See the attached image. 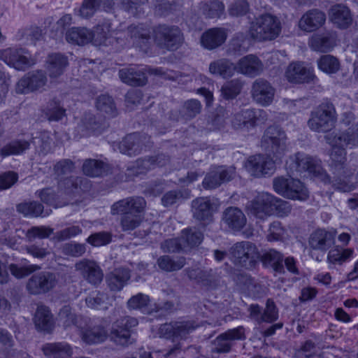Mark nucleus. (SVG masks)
Wrapping results in <instances>:
<instances>
[{
    "label": "nucleus",
    "instance_id": "nucleus-50",
    "mask_svg": "<svg viewBox=\"0 0 358 358\" xmlns=\"http://www.w3.org/2000/svg\"><path fill=\"white\" fill-rule=\"evenodd\" d=\"M334 41V36L330 33L314 36L311 38V47L317 51L326 52L329 50Z\"/></svg>",
    "mask_w": 358,
    "mask_h": 358
},
{
    "label": "nucleus",
    "instance_id": "nucleus-57",
    "mask_svg": "<svg viewBox=\"0 0 358 358\" xmlns=\"http://www.w3.org/2000/svg\"><path fill=\"white\" fill-rule=\"evenodd\" d=\"M112 340L117 345L125 346L133 343L129 331L116 327L111 332Z\"/></svg>",
    "mask_w": 358,
    "mask_h": 358
},
{
    "label": "nucleus",
    "instance_id": "nucleus-36",
    "mask_svg": "<svg viewBox=\"0 0 358 358\" xmlns=\"http://www.w3.org/2000/svg\"><path fill=\"white\" fill-rule=\"evenodd\" d=\"M47 69L51 78H57L62 75L69 62L66 56L60 53H54L48 56Z\"/></svg>",
    "mask_w": 358,
    "mask_h": 358
},
{
    "label": "nucleus",
    "instance_id": "nucleus-51",
    "mask_svg": "<svg viewBox=\"0 0 358 358\" xmlns=\"http://www.w3.org/2000/svg\"><path fill=\"white\" fill-rule=\"evenodd\" d=\"M181 240L185 248L199 245L203 241V234L196 228L185 229L182 231Z\"/></svg>",
    "mask_w": 358,
    "mask_h": 358
},
{
    "label": "nucleus",
    "instance_id": "nucleus-34",
    "mask_svg": "<svg viewBox=\"0 0 358 358\" xmlns=\"http://www.w3.org/2000/svg\"><path fill=\"white\" fill-rule=\"evenodd\" d=\"M224 222L231 229L240 230L246 223L244 213L238 208H227L223 215Z\"/></svg>",
    "mask_w": 358,
    "mask_h": 358
},
{
    "label": "nucleus",
    "instance_id": "nucleus-8",
    "mask_svg": "<svg viewBox=\"0 0 358 358\" xmlns=\"http://www.w3.org/2000/svg\"><path fill=\"white\" fill-rule=\"evenodd\" d=\"M0 59L17 70L24 71L36 63L26 49L7 48L0 51Z\"/></svg>",
    "mask_w": 358,
    "mask_h": 358
},
{
    "label": "nucleus",
    "instance_id": "nucleus-5",
    "mask_svg": "<svg viewBox=\"0 0 358 358\" xmlns=\"http://www.w3.org/2000/svg\"><path fill=\"white\" fill-rule=\"evenodd\" d=\"M153 38L159 47L172 51L178 49L184 42L181 29L178 26L166 24L153 28Z\"/></svg>",
    "mask_w": 358,
    "mask_h": 358
},
{
    "label": "nucleus",
    "instance_id": "nucleus-37",
    "mask_svg": "<svg viewBox=\"0 0 358 358\" xmlns=\"http://www.w3.org/2000/svg\"><path fill=\"white\" fill-rule=\"evenodd\" d=\"M110 36L111 23L106 20L94 27L93 31H90V42L94 45H106Z\"/></svg>",
    "mask_w": 358,
    "mask_h": 358
},
{
    "label": "nucleus",
    "instance_id": "nucleus-58",
    "mask_svg": "<svg viewBox=\"0 0 358 358\" xmlns=\"http://www.w3.org/2000/svg\"><path fill=\"white\" fill-rule=\"evenodd\" d=\"M102 0H84L78 12L83 18H90L94 15L100 6Z\"/></svg>",
    "mask_w": 358,
    "mask_h": 358
},
{
    "label": "nucleus",
    "instance_id": "nucleus-59",
    "mask_svg": "<svg viewBox=\"0 0 358 358\" xmlns=\"http://www.w3.org/2000/svg\"><path fill=\"white\" fill-rule=\"evenodd\" d=\"M185 271L187 272L189 279L194 280L198 282H202L207 285L211 280V270L208 271L200 268H196L191 269L188 268L186 269Z\"/></svg>",
    "mask_w": 358,
    "mask_h": 358
},
{
    "label": "nucleus",
    "instance_id": "nucleus-16",
    "mask_svg": "<svg viewBox=\"0 0 358 358\" xmlns=\"http://www.w3.org/2000/svg\"><path fill=\"white\" fill-rule=\"evenodd\" d=\"M275 196L267 192H260L251 201L248 208L252 215L257 218L264 220L273 211Z\"/></svg>",
    "mask_w": 358,
    "mask_h": 358
},
{
    "label": "nucleus",
    "instance_id": "nucleus-13",
    "mask_svg": "<svg viewBox=\"0 0 358 358\" xmlns=\"http://www.w3.org/2000/svg\"><path fill=\"white\" fill-rule=\"evenodd\" d=\"M197 325L192 320H179L162 324L159 334L166 338L183 339L196 329Z\"/></svg>",
    "mask_w": 358,
    "mask_h": 358
},
{
    "label": "nucleus",
    "instance_id": "nucleus-48",
    "mask_svg": "<svg viewBox=\"0 0 358 358\" xmlns=\"http://www.w3.org/2000/svg\"><path fill=\"white\" fill-rule=\"evenodd\" d=\"M244 82L241 78H234L226 82L221 87V94L225 99H234L241 92Z\"/></svg>",
    "mask_w": 358,
    "mask_h": 358
},
{
    "label": "nucleus",
    "instance_id": "nucleus-4",
    "mask_svg": "<svg viewBox=\"0 0 358 358\" xmlns=\"http://www.w3.org/2000/svg\"><path fill=\"white\" fill-rule=\"evenodd\" d=\"M273 187L277 194L289 199L306 201L309 197V192L303 183L290 176L273 178Z\"/></svg>",
    "mask_w": 358,
    "mask_h": 358
},
{
    "label": "nucleus",
    "instance_id": "nucleus-2",
    "mask_svg": "<svg viewBox=\"0 0 358 358\" xmlns=\"http://www.w3.org/2000/svg\"><path fill=\"white\" fill-rule=\"evenodd\" d=\"M281 32L280 20L271 14H263L256 17L250 24L249 34L259 41H271Z\"/></svg>",
    "mask_w": 358,
    "mask_h": 358
},
{
    "label": "nucleus",
    "instance_id": "nucleus-26",
    "mask_svg": "<svg viewBox=\"0 0 358 358\" xmlns=\"http://www.w3.org/2000/svg\"><path fill=\"white\" fill-rule=\"evenodd\" d=\"M118 75L124 83L131 86H143L147 83L144 71L136 66L123 68L119 71Z\"/></svg>",
    "mask_w": 358,
    "mask_h": 358
},
{
    "label": "nucleus",
    "instance_id": "nucleus-20",
    "mask_svg": "<svg viewBox=\"0 0 358 358\" xmlns=\"http://www.w3.org/2000/svg\"><path fill=\"white\" fill-rule=\"evenodd\" d=\"M46 83L47 77L43 71L29 73L17 82L16 92L19 94H26L38 90L45 86Z\"/></svg>",
    "mask_w": 358,
    "mask_h": 358
},
{
    "label": "nucleus",
    "instance_id": "nucleus-46",
    "mask_svg": "<svg viewBox=\"0 0 358 358\" xmlns=\"http://www.w3.org/2000/svg\"><path fill=\"white\" fill-rule=\"evenodd\" d=\"M96 109L103 115L113 117L117 115V108L113 99L108 94H101L96 101Z\"/></svg>",
    "mask_w": 358,
    "mask_h": 358
},
{
    "label": "nucleus",
    "instance_id": "nucleus-28",
    "mask_svg": "<svg viewBox=\"0 0 358 358\" xmlns=\"http://www.w3.org/2000/svg\"><path fill=\"white\" fill-rule=\"evenodd\" d=\"M334 234L324 229H317L313 231L308 240L309 246L313 250L326 251L334 243Z\"/></svg>",
    "mask_w": 358,
    "mask_h": 358
},
{
    "label": "nucleus",
    "instance_id": "nucleus-12",
    "mask_svg": "<svg viewBox=\"0 0 358 358\" xmlns=\"http://www.w3.org/2000/svg\"><path fill=\"white\" fill-rule=\"evenodd\" d=\"M245 339V334L243 327L239 326L236 328L229 329L220 334L213 341V352L219 354L228 353L231 351L234 341Z\"/></svg>",
    "mask_w": 358,
    "mask_h": 358
},
{
    "label": "nucleus",
    "instance_id": "nucleus-14",
    "mask_svg": "<svg viewBox=\"0 0 358 358\" xmlns=\"http://www.w3.org/2000/svg\"><path fill=\"white\" fill-rule=\"evenodd\" d=\"M150 136L145 134L136 133L129 134L120 143V151L129 156H136L150 147Z\"/></svg>",
    "mask_w": 358,
    "mask_h": 358
},
{
    "label": "nucleus",
    "instance_id": "nucleus-43",
    "mask_svg": "<svg viewBox=\"0 0 358 358\" xmlns=\"http://www.w3.org/2000/svg\"><path fill=\"white\" fill-rule=\"evenodd\" d=\"M16 208L17 212L25 217H45L50 214L48 211H44L43 206L41 203L34 201L21 203Z\"/></svg>",
    "mask_w": 358,
    "mask_h": 358
},
{
    "label": "nucleus",
    "instance_id": "nucleus-17",
    "mask_svg": "<svg viewBox=\"0 0 358 358\" xmlns=\"http://www.w3.org/2000/svg\"><path fill=\"white\" fill-rule=\"evenodd\" d=\"M236 174L234 166H215L207 173L203 180V187L205 189H215L223 182L232 180Z\"/></svg>",
    "mask_w": 358,
    "mask_h": 358
},
{
    "label": "nucleus",
    "instance_id": "nucleus-44",
    "mask_svg": "<svg viewBox=\"0 0 358 358\" xmlns=\"http://www.w3.org/2000/svg\"><path fill=\"white\" fill-rule=\"evenodd\" d=\"M90 30L84 27H73L66 33L69 43L83 45L90 42Z\"/></svg>",
    "mask_w": 358,
    "mask_h": 358
},
{
    "label": "nucleus",
    "instance_id": "nucleus-24",
    "mask_svg": "<svg viewBox=\"0 0 358 358\" xmlns=\"http://www.w3.org/2000/svg\"><path fill=\"white\" fill-rule=\"evenodd\" d=\"M227 32L224 28L215 27L204 31L201 37V45L207 50H214L221 46L227 40Z\"/></svg>",
    "mask_w": 358,
    "mask_h": 358
},
{
    "label": "nucleus",
    "instance_id": "nucleus-35",
    "mask_svg": "<svg viewBox=\"0 0 358 358\" xmlns=\"http://www.w3.org/2000/svg\"><path fill=\"white\" fill-rule=\"evenodd\" d=\"M130 279L128 268H117L110 272L106 278L109 288L113 291H120Z\"/></svg>",
    "mask_w": 358,
    "mask_h": 358
},
{
    "label": "nucleus",
    "instance_id": "nucleus-27",
    "mask_svg": "<svg viewBox=\"0 0 358 358\" xmlns=\"http://www.w3.org/2000/svg\"><path fill=\"white\" fill-rule=\"evenodd\" d=\"M128 34L134 45L145 50L150 42V31L144 24H132L128 27Z\"/></svg>",
    "mask_w": 358,
    "mask_h": 358
},
{
    "label": "nucleus",
    "instance_id": "nucleus-6",
    "mask_svg": "<svg viewBox=\"0 0 358 358\" xmlns=\"http://www.w3.org/2000/svg\"><path fill=\"white\" fill-rule=\"evenodd\" d=\"M261 146L265 151L280 159L287 150L285 131L276 126L268 127L262 138Z\"/></svg>",
    "mask_w": 358,
    "mask_h": 358
},
{
    "label": "nucleus",
    "instance_id": "nucleus-62",
    "mask_svg": "<svg viewBox=\"0 0 358 358\" xmlns=\"http://www.w3.org/2000/svg\"><path fill=\"white\" fill-rule=\"evenodd\" d=\"M53 233V229L44 227H32L26 233V238L29 241H32L35 238H45L49 237L50 234Z\"/></svg>",
    "mask_w": 358,
    "mask_h": 358
},
{
    "label": "nucleus",
    "instance_id": "nucleus-19",
    "mask_svg": "<svg viewBox=\"0 0 358 358\" xmlns=\"http://www.w3.org/2000/svg\"><path fill=\"white\" fill-rule=\"evenodd\" d=\"M275 89L264 78L256 79L252 85L251 96L253 100L262 106L271 105L275 96Z\"/></svg>",
    "mask_w": 358,
    "mask_h": 358
},
{
    "label": "nucleus",
    "instance_id": "nucleus-49",
    "mask_svg": "<svg viewBox=\"0 0 358 358\" xmlns=\"http://www.w3.org/2000/svg\"><path fill=\"white\" fill-rule=\"evenodd\" d=\"M85 303L88 308L97 310H106L111 306L108 295L100 292L92 293L87 296Z\"/></svg>",
    "mask_w": 358,
    "mask_h": 358
},
{
    "label": "nucleus",
    "instance_id": "nucleus-39",
    "mask_svg": "<svg viewBox=\"0 0 358 358\" xmlns=\"http://www.w3.org/2000/svg\"><path fill=\"white\" fill-rule=\"evenodd\" d=\"M30 144V141L24 139L13 140L0 149V156L5 158L10 155H22L29 149Z\"/></svg>",
    "mask_w": 358,
    "mask_h": 358
},
{
    "label": "nucleus",
    "instance_id": "nucleus-54",
    "mask_svg": "<svg viewBox=\"0 0 358 358\" xmlns=\"http://www.w3.org/2000/svg\"><path fill=\"white\" fill-rule=\"evenodd\" d=\"M77 319V315L72 311L69 306H64L58 315L59 322L65 329L72 325H76Z\"/></svg>",
    "mask_w": 358,
    "mask_h": 358
},
{
    "label": "nucleus",
    "instance_id": "nucleus-53",
    "mask_svg": "<svg viewBox=\"0 0 358 358\" xmlns=\"http://www.w3.org/2000/svg\"><path fill=\"white\" fill-rule=\"evenodd\" d=\"M320 69L327 73H335L340 68V63L335 57L326 55L322 56L317 61Z\"/></svg>",
    "mask_w": 358,
    "mask_h": 358
},
{
    "label": "nucleus",
    "instance_id": "nucleus-45",
    "mask_svg": "<svg viewBox=\"0 0 358 358\" xmlns=\"http://www.w3.org/2000/svg\"><path fill=\"white\" fill-rule=\"evenodd\" d=\"M43 113L49 121H59L66 116V109L59 100L51 99L43 109Z\"/></svg>",
    "mask_w": 358,
    "mask_h": 358
},
{
    "label": "nucleus",
    "instance_id": "nucleus-33",
    "mask_svg": "<svg viewBox=\"0 0 358 358\" xmlns=\"http://www.w3.org/2000/svg\"><path fill=\"white\" fill-rule=\"evenodd\" d=\"M42 350L48 358H69L73 354L71 345L66 342L46 343Z\"/></svg>",
    "mask_w": 358,
    "mask_h": 358
},
{
    "label": "nucleus",
    "instance_id": "nucleus-21",
    "mask_svg": "<svg viewBox=\"0 0 358 358\" xmlns=\"http://www.w3.org/2000/svg\"><path fill=\"white\" fill-rule=\"evenodd\" d=\"M79 336L83 342L87 345H96L104 342L108 333L101 324H87L79 329Z\"/></svg>",
    "mask_w": 358,
    "mask_h": 358
},
{
    "label": "nucleus",
    "instance_id": "nucleus-38",
    "mask_svg": "<svg viewBox=\"0 0 358 358\" xmlns=\"http://www.w3.org/2000/svg\"><path fill=\"white\" fill-rule=\"evenodd\" d=\"M253 117V109H242L234 115L231 120L232 127L237 130L248 131L254 127Z\"/></svg>",
    "mask_w": 358,
    "mask_h": 358
},
{
    "label": "nucleus",
    "instance_id": "nucleus-60",
    "mask_svg": "<svg viewBox=\"0 0 358 358\" xmlns=\"http://www.w3.org/2000/svg\"><path fill=\"white\" fill-rule=\"evenodd\" d=\"M155 168V159L151 157L138 159L135 162V164L129 170L133 171L135 175L143 174Z\"/></svg>",
    "mask_w": 358,
    "mask_h": 358
},
{
    "label": "nucleus",
    "instance_id": "nucleus-52",
    "mask_svg": "<svg viewBox=\"0 0 358 358\" xmlns=\"http://www.w3.org/2000/svg\"><path fill=\"white\" fill-rule=\"evenodd\" d=\"M52 139L48 132H41L39 136L33 138L32 143L35 145L36 151L42 155H45L51 150Z\"/></svg>",
    "mask_w": 358,
    "mask_h": 358
},
{
    "label": "nucleus",
    "instance_id": "nucleus-30",
    "mask_svg": "<svg viewBox=\"0 0 358 358\" xmlns=\"http://www.w3.org/2000/svg\"><path fill=\"white\" fill-rule=\"evenodd\" d=\"M192 211L195 219L209 221L213 215V204L208 197H198L192 201Z\"/></svg>",
    "mask_w": 358,
    "mask_h": 358
},
{
    "label": "nucleus",
    "instance_id": "nucleus-15",
    "mask_svg": "<svg viewBox=\"0 0 358 358\" xmlns=\"http://www.w3.org/2000/svg\"><path fill=\"white\" fill-rule=\"evenodd\" d=\"M146 201L141 196H130L115 202L111 206V214L115 215H143Z\"/></svg>",
    "mask_w": 358,
    "mask_h": 358
},
{
    "label": "nucleus",
    "instance_id": "nucleus-40",
    "mask_svg": "<svg viewBox=\"0 0 358 358\" xmlns=\"http://www.w3.org/2000/svg\"><path fill=\"white\" fill-rule=\"evenodd\" d=\"M159 268L165 272H173L180 270L186 264L184 257H172L169 255H162L157 259Z\"/></svg>",
    "mask_w": 358,
    "mask_h": 358
},
{
    "label": "nucleus",
    "instance_id": "nucleus-29",
    "mask_svg": "<svg viewBox=\"0 0 358 358\" xmlns=\"http://www.w3.org/2000/svg\"><path fill=\"white\" fill-rule=\"evenodd\" d=\"M37 329L47 333L52 331L55 327L53 315L50 309L44 305H38L34 317Z\"/></svg>",
    "mask_w": 358,
    "mask_h": 358
},
{
    "label": "nucleus",
    "instance_id": "nucleus-56",
    "mask_svg": "<svg viewBox=\"0 0 358 358\" xmlns=\"http://www.w3.org/2000/svg\"><path fill=\"white\" fill-rule=\"evenodd\" d=\"M120 225L124 231H131L140 226L143 220V215H122Z\"/></svg>",
    "mask_w": 358,
    "mask_h": 358
},
{
    "label": "nucleus",
    "instance_id": "nucleus-31",
    "mask_svg": "<svg viewBox=\"0 0 358 358\" xmlns=\"http://www.w3.org/2000/svg\"><path fill=\"white\" fill-rule=\"evenodd\" d=\"M331 22L340 29H346L352 23V17L349 8L342 4L333 6L329 12Z\"/></svg>",
    "mask_w": 358,
    "mask_h": 358
},
{
    "label": "nucleus",
    "instance_id": "nucleus-41",
    "mask_svg": "<svg viewBox=\"0 0 358 358\" xmlns=\"http://www.w3.org/2000/svg\"><path fill=\"white\" fill-rule=\"evenodd\" d=\"M199 9L206 17L214 19L224 13L225 6L220 0H210L200 3Z\"/></svg>",
    "mask_w": 358,
    "mask_h": 358
},
{
    "label": "nucleus",
    "instance_id": "nucleus-55",
    "mask_svg": "<svg viewBox=\"0 0 358 358\" xmlns=\"http://www.w3.org/2000/svg\"><path fill=\"white\" fill-rule=\"evenodd\" d=\"M263 259L270 264L278 272H281L283 269L282 259L283 255L275 250H269L263 255Z\"/></svg>",
    "mask_w": 358,
    "mask_h": 358
},
{
    "label": "nucleus",
    "instance_id": "nucleus-1",
    "mask_svg": "<svg viewBox=\"0 0 358 358\" xmlns=\"http://www.w3.org/2000/svg\"><path fill=\"white\" fill-rule=\"evenodd\" d=\"M324 139L331 147L330 166L336 178L334 183L336 188L343 192L352 191L355 188L354 185L344 178L342 179V177L345 173V148H351L358 145V126L349 128L340 134H328L324 136Z\"/></svg>",
    "mask_w": 358,
    "mask_h": 358
},
{
    "label": "nucleus",
    "instance_id": "nucleus-18",
    "mask_svg": "<svg viewBox=\"0 0 358 358\" xmlns=\"http://www.w3.org/2000/svg\"><path fill=\"white\" fill-rule=\"evenodd\" d=\"M75 268L91 285H98L103 280V271L94 260L83 259L76 263Z\"/></svg>",
    "mask_w": 358,
    "mask_h": 358
},
{
    "label": "nucleus",
    "instance_id": "nucleus-63",
    "mask_svg": "<svg viewBox=\"0 0 358 358\" xmlns=\"http://www.w3.org/2000/svg\"><path fill=\"white\" fill-rule=\"evenodd\" d=\"M185 248L181 238H174L165 240L161 243V249L165 253L178 252Z\"/></svg>",
    "mask_w": 358,
    "mask_h": 358
},
{
    "label": "nucleus",
    "instance_id": "nucleus-3",
    "mask_svg": "<svg viewBox=\"0 0 358 358\" xmlns=\"http://www.w3.org/2000/svg\"><path fill=\"white\" fill-rule=\"evenodd\" d=\"M336 122L335 106L329 100H324L311 112L308 125L312 131L326 133L335 127Z\"/></svg>",
    "mask_w": 358,
    "mask_h": 358
},
{
    "label": "nucleus",
    "instance_id": "nucleus-61",
    "mask_svg": "<svg viewBox=\"0 0 358 358\" xmlns=\"http://www.w3.org/2000/svg\"><path fill=\"white\" fill-rule=\"evenodd\" d=\"M62 251L65 255L78 257L82 256L85 252L86 247L85 244L71 242L63 245Z\"/></svg>",
    "mask_w": 358,
    "mask_h": 358
},
{
    "label": "nucleus",
    "instance_id": "nucleus-22",
    "mask_svg": "<svg viewBox=\"0 0 358 358\" xmlns=\"http://www.w3.org/2000/svg\"><path fill=\"white\" fill-rule=\"evenodd\" d=\"M236 71L238 73L254 78L262 72L264 66L257 57L248 55L239 59L236 64Z\"/></svg>",
    "mask_w": 358,
    "mask_h": 358
},
{
    "label": "nucleus",
    "instance_id": "nucleus-42",
    "mask_svg": "<svg viewBox=\"0 0 358 358\" xmlns=\"http://www.w3.org/2000/svg\"><path fill=\"white\" fill-rule=\"evenodd\" d=\"M354 249L336 246L330 250L327 255V262L332 264L342 265L350 261L354 255Z\"/></svg>",
    "mask_w": 358,
    "mask_h": 358
},
{
    "label": "nucleus",
    "instance_id": "nucleus-25",
    "mask_svg": "<svg viewBox=\"0 0 358 358\" xmlns=\"http://www.w3.org/2000/svg\"><path fill=\"white\" fill-rule=\"evenodd\" d=\"M285 76L288 81L293 83H308L313 78V73L301 62L290 64L287 69Z\"/></svg>",
    "mask_w": 358,
    "mask_h": 358
},
{
    "label": "nucleus",
    "instance_id": "nucleus-32",
    "mask_svg": "<svg viewBox=\"0 0 358 358\" xmlns=\"http://www.w3.org/2000/svg\"><path fill=\"white\" fill-rule=\"evenodd\" d=\"M236 70V64L226 58L215 60L209 64V72L213 76H220L224 79L232 77Z\"/></svg>",
    "mask_w": 358,
    "mask_h": 358
},
{
    "label": "nucleus",
    "instance_id": "nucleus-64",
    "mask_svg": "<svg viewBox=\"0 0 358 358\" xmlns=\"http://www.w3.org/2000/svg\"><path fill=\"white\" fill-rule=\"evenodd\" d=\"M278 318V312L277 308L271 299H267L266 308L262 313V322L272 323Z\"/></svg>",
    "mask_w": 358,
    "mask_h": 358
},
{
    "label": "nucleus",
    "instance_id": "nucleus-47",
    "mask_svg": "<svg viewBox=\"0 0 358 358\" xmlns=\"http://www.w3.org/2000/svg\"><path fill=\"white\" fill-rule=\"evenodd\" d=\"M107 171V164L97 159H86L83 165V171L90 177L101 176Z\"/></svg>",
    "mask_w": 358,
    "mask_h": 358
},
{
    "label": "nucleus",
    "instance_id": "nucleus-23",
    "mask_svg": "<svg viewBox=\"0 0 358 358\" xmlns=\"http://www.w3.org/2000/svg\"><path fill=\"white\" fill-rule=\"evenodd\" d=\"M326 21L324 13L312 9L305 13L299 22V28L307 32H312L321 27Z\"/></svg>",
    "mask_w": 358,
    "mask_h": 358
},
{
    "label": "nucleus",
    "instance_id": "nucleus-9",
    "mask_svg": "<svg viewBox=\"0 0 358 358\" xmlns=\"http://www.w3.org/2000/svg\"><path fill=\"white\" fill-rule=\"evenodd\" d=\"M230 252L236 264L247 268L252 267L258 257L255 245L249 241L236 243L231 248Z\"/></svg>",
    "mask_w": 358,
    "mask_h": 358
},
{
    "label": "nucleus",
    "instance_id": "nucleus-7",
    "mask_svg": "<svg viewBox=\"0 0 358 358\" xmlns=\"http://www.w3.org/2000/svg\"><path fill=\"white\" fill-rule=\"evenodd\" d=\"M287 169L292 173H308L317 176L321 173V162L303 152H296L289 157L287 162Z\"/></svg>",
    "mask_w": 358,
    "mask_h": 358
},
{
    "label": "nucleus",
    "instance_id": "nucleus-10",
    "mask_svg": "<svg viewBox=\"0 0 358 358\" xmlns=\"http://www.w3.org/2000/svg\"><path fill=\"white\" fill-rule=\"evenodd\" d=\"M245 168L251 176L261 178L272 175L275 170V165L270 156L256 155L248 159Z\"/></svg>",
    "mask_w": 358,
    "mask_h": 358
},
{
    "label": "nucleus",
    "instance_id": "nucleus-11",
    "mask_svg": "<svg viewBox=\"0 0 358 358\" xmlns=\"http://www.w3.org/2000/svg\"><path fill=\"white\" fill-rule=\"evenodd\" d=\"M57 283L55 273L41 271L33 275L27 281L28 292L34 295L45 294L53 289Z\"/></svg>",
    "mask_w": 358,
    "mask_h": 358
}]
</instances>
